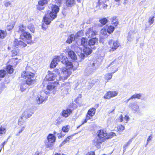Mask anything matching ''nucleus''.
Instances as JSON below:
<instances>
[{"instance_id": "1", "label": "nucleus", "mask_w": 155, "mask_h": 155, "mask_svg": "<svg viewBox=\"0 0 155 155\" xmlns=\"http://www.w3.org/2000/svg\"><path fill=\"white\" fill-rule=\"evenodd\" d=\"M97 136L93 140V144L98 146L106 140L107 133L104 130H98L97 133Z\"/></svg>"}, {"instance_id": "2", "label": "nucleus", "mask_w": 155, "mask_h": 155, "mask_svg": "<svg viewBox=\"0 0 155 155\" xmlns=\"http://www.w3.org/2000/svg\"><path fill=\"white\" fill-rule=\"evenodd\" d=\"M70 70V69H68L66 68L58 69H55L54 70V71L60 74L58 80L59 82H57L58 84L59 82V81H63L64 80L67 79L68 78L71 74V72Z\"/></svg>"}, {"instance_id": "3", "label": "nucleus", "mask_w": 155, "mask_h": 155, "mask_svg": "<svg viewBox=\"0 0 155 155\" xmlns=\"http://www.w3.org/2000/svg\"><path fill=\"white\" fill-rule=\"evenodd\" d=\"M47 140L45 142L46 147L51 149L54 146L56 140V137L52 134H49L47 137Z\"/></svg>"}, {"instance_id": "4", "label": "nucleus", "mask_w": 155, "mask_h": 155, "mask_svg": "<svg viewBox=\"0 0 155 155\" xmlns=\"http://www.w3.org/2000/svg\"><path fill=\"white\" fill-rule=\"evenodd\" d=\"M21 77L26 79V81H29L31 83V84H34L35 82L34 79L35 74L31 72L24 71L21 74Z\"/></svg>"}, {"instance_id": "5", "label": "nucleus", "mask_w": 155, "mask_h": 155, "mask_svg": "<svg viewBox=\"0 0 155 155\" xmlns=\"http://www.w3.org/2000/svg\"><path fill=\"white\" fill-rule=\"evenodd\" d=\"M21 39L23 40L28 44H31L32 42V36L29 33L26 31L20 35Z\"/></svg>"}, {"instance_id": "6", "label": "nucleus", "mask_w": 155, "mask_h": 155, "mask_svg": "<svg viewBox=\"0 0 155 155\" xmlns=\"http://www.w3.org/2000/svg\"><path fill=\"white\" fill-rule=\"evenodd\" d=\"M59 8L56 5H52L51 6V11L49 13V16L53 20L56 18L57 14L59 12Z\"/></svg>"}, {"instance_id": "7", "label": "nucleus", "mask_w": 155, "mask_h": 155, "mask_svg": "<svg viewBox=\"0 0 155 155\" xmlns=\"http://www.w3.org/2000/svg\"><path fill=\"white\" fill-rule=\"evenodd\" d=\"M92 49L90 47H89V46L84 47L83 51V53H81L79 55L81 58L82 61L84 59L85 57L91 53L92 52Z\"/></svg>"}, {"instance_id": "8", "label": "nucleus", "mask_w": 155, "mask_h": 155, "mask_svg": "<svg viewBox=\"0 0 155 155\" xmlns=\"http://www.w3.org/2000/svg\"><path fill=\"white\" fill-rule=\"evenodd\" d=\"M116 66L117 64L115 62V61H114L112 62L107 66V68H108L110 67L111 68L113 67L112 69L114 68H115V69L114 70V71L112 72L111 74H109L105 76V78L106 79L110 80L111 78L112 77V74H113L114 72H116L117 71V68H116Z\"/></svg>"}, {"instance_id": "9", "label": "nucleus", "mask_w": 155, "mask_h": 155, "mask_svg": "<svg viewBox=\"0 0 155 155\" xmlns=\"http://www.w3.org/2000/svg\"><path fill=\"white\" fill-rule=\"evenodd\" d=\"M34 111L32 108H29L26 110L22 113L21 116L26 119L30 117L34 114Z\"/></svg>"}, {"instance_id": "10", "label": "nucleus", "mask_w": 155, "mask_h": 155, "mask_svg": "<svg viewBox=\"0 0 155 155\" xmlns=\"http://www.w3.org/2000/svg\"><path fill=\"white\" fill-rule=\"evenodd\" d=\"M31 85V83L29 81H26L24 80H21L20 83H19V87L21 91L22 92L25 91L26 88L28 87L27 86Z\"/></svg>"}, {"instance_id": "11", "label": "nucleus", "mask_w": 155, "mask_h": 155, "mask_svg": "<svg viewBox=\"0 0 155 155\" xmlns=\"http://www.w3.org/2000/svg\"><path fill=\"white\" fill-rule=\"evenodd\" d=\"M50 0H39L38 1V5L36 6L37 8L39 11L43 10L45 8L44 5L47 4Z\"/></svg>"}, {"instance_id": "12", "label": "nucleus", "mask_w": 155, "mask_h": 155, "mask_svg": "<svg viewBox=\"0 0 155 155\" xmlns=\"http://www.w3.org/2000/svg\"><path fill=\"white\" fill-rule=\"evenodd\" d=\"M117 94L118 92L116 91H109L106 93L104 97L105 99H109L117 96Z\"/></svg>"}, {"instance_id": "13", "label": "nucleus", "mask_w": 155, "mask_h": 155, "mask_svg": "<svg viewBox=\"0 0 155 155\" xmlns=\"http://www.w3.org/2000/svg\"><path fill=\"white\" fill-rule=\"evenodd\" d=\"M14 45L15 47L17 48L24 47H26L27 45L23 41L20 40H18L17 39H15L14 41Z\"/></svg>"}, {"instance_id": "14", "label": "nucleus", "mask_w": 155, "mask_h": 155, "mask_svg": "<svg viewBox=\"0 0 155 155\" xmlns=\"http://www.w3.org/2000/svg\"><path fill=\"white\" fill-rule=\"evenodd\" d=\"M97 41L98 38L96 37L93 38L89 40L88 46L90 47L93 49H95V48L94 45L97 42Z\"/></svg>"}, {"instance_id": "15", "label": "nucleus", "mask_w": 155, "mask_h": 155, "mask_svg": "<svg viewBox=\"0 0 155 155\" xmlns=\"http://www.w3.org/2000/svg\"><path fill=\"white\" fill-rule=\"evenodd\" d=\"M109 43L111 46V48L113 51L115 50L119 46L118 42L117 41H113L111 40L109 42Z\"/></svg>"}, {"instance_id": "16", "label": "nucleus", "mask_w": 155, "mask_h": 155, "mask_svg": "<svg viewBox=\"0 0 155 155\" xmlns=\"http://www.w3.org/2000/svg\"><path fill=\"white\" fill-rule=\"evenodd\" d=\"M49 72L46 76L45 79L47 81H51L54 80L56 78V75L55 74L51 73L49 71Z\"/></svg>"}, {"instance_id": "17", "label": "nucleus", "mask_w": 155, "mask_h": 155, "mask_svg": "<svg viewBox=\"0 0 155 155\" xmlns=\"http://www.w3.org/2000/svg\"><path fill=\"white\" fill-rule=\"evenodd\" d=\"M61 63L64 64L67 67H68L69 68H72L73 66L71 62L68 61L67 58H64V59L61 61Z\"/></svg>"}, {"instance_id": "18", "label": "nucleus", "mask_w": 155, "mask_h": 155, "mask_svg": "<svg viewBox=\"0 0 155 155\" xmlns=\"http://www.w3.org/2000/svg\"><path fill=\"white\" fill-rule=\"evenodd\" d=\"M60 58L59 56H57L54 58L51 61L50 64V68H55L58 64V62L60 61Z\"/></svg>"}, {"instance_id": "19", "label": "nucleus", "mask_w": 155, "mask_h": 155, "mask_svg": "<svg viewBox=\"0 0 155 155\" xmlns=\"http://www.w3.org/2000/svg\"><path fill=\"white\" fill-rule=\"evenodd\" d=\"M97 32L94 31L91 28H89L86 33V35L88 38H94Z\"/></svg>"}, {"instance_id": "20", "label": "nucleus", "mask_w": 155, "mask_h": 155, "mask_svg": "<svg viewBox=\"0 0 155 155\" xmlns=\"http://www.w3.org/2000/svg\"><path fill=\"white\" fill-rule=\"evenodd\" d=\"M72 110L71 109H67L63 110L62 112V115L65 117H68L72 113Z\"/></svg>"}, {"instance_id": "21", "label": "nucleus", "mask_w": 155, "mask_h": 155, "mask_svg": "<svg viewBox=\"0 0 155 155\" xmlns=\"http://www.w3.org/2000/svg\"><path fill=\"white\" fill-rule=\"evenodd\" d=\"M26 28L25 26H24L23 25H21L18 27V29L17 31L20 34H23L24 33L26 32Z\"/></svg>"}, {"instance_id": "22", "label": "nucleus", "mask_w": 155, "mask_h": 155, "mask_svg": "<svg viewBox=\"0 0 155 155\" xmlns=\"http://www.w3.org/2000/svg\"><path fill=\"white\" fill-rule=\"evenodd\" d=\"M129 107L134 110L135 112L136 111H137V110L139 109L138 106L135 103H130L129 105Z\"/></svg>"}, {"instance_id": "23", "label": "nucleus", "mask_w": 155, "mask_h": 155, "mask_svg": "<svg viewBox=\"0 0 155 155\" xmlns=\"http://www.w3.org/2000/svg\"><path fill=\"white\" fill-rule=\"evenodd\" d=\"M81 45L84 47H87L88 45V39L86 38L82 37L81 40Z\"/></svg>"}, {"instance_id": "24", "label": "nucleus", "mask_w": 155, "mask_h": 155, "mask_svg": "<svg viewBox=\"0 0 155 155\" xmlns=\"http://www.w3.org/2000/svg\"><path fill=\"white\" fill-rule=\"evenodd\" d=\"M68 55L71 59L73 60H75L77 59L76 55L74 52L71 50L69 51L68 52Z\"/></svg>"}, {"instance_id": "25", "label": "nucleus", "mask_w": 155, "mask_h": 155, "mask_svg": "<svg viewBox=\"0 0 155 155\" xmlns=\"http://www.w3.org/2000/svg\"><path fill=\"white\" fill-rule=\"evenodd\" d=\"M96 111V109L94 108H92L90 109L88 111L87 114L91 117H92L94 115Z\"/></svg>"}, {"instance_id": "26", "label": "nucleus", "mask_w": 155, "mask_h": 155, "mask_svg": "<svg viewBox=\"0 0 155 155\" xmlns=\"http://www.w3.org/2000/svg\"><path fill=\"white\" fill-rule=\"evenodd\" d=\"M26 119L22 116L19 119L18 121V124L20 126H21L25 122Z\"/></svg>"}, {"instance_id": "27", "label": "nucleus", "mask_w": 155, "mask_h": 155, "mask_svg": "<svg viewBox=\"0 0 155 155\" xmlns=\"http://www.w3.org/2000/svg\"><path fill=\"white\" fill-rule=\"evenodd\" d=\"M36 99L37 104H40L42 103L45 99L43 97L40 95L37 97Z\"/></svg>"}, {"instance_id": "28", "label": "nucleus", "mask_w": 155, "mask_h": 155, "mask_svg": "<svg viewBox=\"0 0 155 155\" xmlns=\"http://www.w3.org/2000/svg\"><path fill=\"white\" fill-rule=\"evenodd\" d=\"M43 21L47 25H49L51 22V19L47 17V15H45L43 17Z\"/></svg>"}, {"instance_id": "29", "label": "nucleus", "mask_w": 155, "mask_h": 155, "mask_svg": "<svg viewBox=\"0 0 155 155\" xmlns=\"http://www.w3.org/2000/svg\"><path fill=\"white\" fill-rule=\"evenodd\" d=\"M74 0H67L66 1V4L68 7H71L74 5Z\"/></svg>"}, {"instance_id": "30", "label": "nucleus", "mask_w": 155, "mask_h": 155, "mask_svg": "<svg viewBox=\"0 0 155 155\" xmlns=\"http://www.w3.org/2000/svg\"><path fill=\"white\" fill-rule=\"evenodd\" d=\"M6 71L9 74H12L13 72L14 69L12 66L10 65H9L7 66Z\"/></svg>"}, {"instance_id": "31", "label": "nucleus", "mask_w": 155, "mask_h": 155, "mask_svg": "<svg viewBox=\"0 0 155 155\" xmlns=\"http://www.w3.org/2000/svg\"><path fill=\"white\" fill-rule=\"evenodd\" d=\"M6 35L7 33L5 31L0 29V38H4Z\"/></svg>"}, {"instance_id": "32", "label": "nucleus", "mask_w": 155, "mask_h": 155, "mask_svg": "<svg viewBox=\"0 0 155 155\" xmlns=\"http://www.w3.org/2000/svg\"><path fill=\"white\" fill-rule=\"evenodd\" d=\"M74 35H71L69 36L66 41V42L69 44L72 43L74 39Z\"/></svg>"}, {"instance_id": "33", "label": "nucleus", "mask_w": 155, "mask_h": 155, "mask_svg": "<svg viewBox=\"0 0 155 155\" xmlns=\"http://www.w3.org/2000/svg\"><path fill=\"white\" fill-rule=\"evenodd\" d=\"M108 21V20L105 18H102L99 20V21L102 26L105 25L107 22Z\"/></svg>"}, {"instance_id": "34", "label": "nucleus", "mask_w": 155, "mask_h": 155, "mask_svg": "<svg viewBox=\"0 0 155 155\" xmlns=\"http://www.w3.org/2000/svg\"><path fill=\"white\" fill-rule=\"evenodd\" d=\"M114 30V27L111 25H110L108 27L107 31V32L110 34L113 32Z\"/></svg>"}, {"instance_id": "35", "label": "nucleus", "mask_w": 155, "mask_h": 155, "mask_svg": "<svg viewBox=\"0 0 155 155\" xmlns=\"http://www.w3.org/2000/svg\"><path fill=\"white\" fill-rule=\"evenodd\" d=\"M6 71L4 70H0V81L1 78H4L6 75Z\"/></svg>"}, {"instance_id": "36", "label": "nucleus", "mask_w": 155, "mask_h": 155, "mask_svg": "<svg viewBox=\"0 0 155 155\" xmlns=\"http://www.w3.org/2000/svg\"><path fill=\"white\" fill-rule=\"evenodd\" d=\"M115 135V133L113 132H110L108 134L107 133L106 140L111 138Z\"/></svg>"}, {"instance_id": "37", "label": "nucleus", "mask_w": 155, "mask_h": 155, "mask_svg": "<svg viewBox=\"0 0 155 155\" xmlns=\"http://www.w3.org/2000/svg\"><path fill=\"white\" fill-rule=\"evenodd\" d=\"M6 132V129L2 126L0 127V135L2 136L3 134H5Z\"/></svg>"}, {"instance_id": "38", "label": "nucleus", "mask_w": 155, "mask_h": 155, "mask_svg": "<svg viewBox=\"0 0 155 155\" xmlns=\"http://www.w3.org/2000/svg\"><path fill=\"white\" fill-rule=\"evenodd\" d=\"M55 87V86L51 84L48 85L47 86L46 88L48 91H50L54 89Z\"/></svg>"}, {"instance_id": "39", "label": "nucleus", "mask_w": 155, "mask_h": 155, "mask_svg": "<svg viewBox=\"0 0 155 155\" xmlns=\"http://www.w3.org/2000/svg\"><path fill=\"white\" fill-rule=\"evenodd\" d=\"M116 17L115 16H114L112 18V23L115 26H117L118 24V23L117 22V20L116 19Z\"/></svg>"}, {"instance_id": "40", "label": "nucleus", "mask_w": 155, "mask_h": 155, "mask_svg": "<svg viewBox=\"0 0 155 155\" xmlns=\"http://www.w3.org/2000/svg\"><path fill=\"white\" fill-rule=\"evenodd\" d=\"M132 98H137L138 99H140L141 97V95L140 94H136L133 95L132 96Z\"/></svg>"}, {"instance_id": "41", "label": "nucleus", "mask_w": 155, "mask_h": 155, "mask_svg": "<svg viewBox=\"0 0 155 155\" xmlns=\"http://www.w3.org/2000/svg\"><path fill=\"white\" fill-rule=\"evenodd\" d=\"M154 16H153L152 17H149L148 22L150 25H151L153 23L154 21Z\"/></svg>"}, {"instance_id": "42", "label": "nucleus", "mask_w": 155, "mask_h": 155, "mask_svg": "<svg viewBox=\"0 0 155 155\" xmlns=\"http://www.w3.org/2000/svg\"><path fill=\"white\" fill-rule=\"evenodd\" d=\"M25 126H23L21 128L20 130H19V131L18 132V133H17V134H16V135H19L22 132V131L24 130L25 128Z\"/></svg>"}, {"instance_id": "43", "label": "nucleus", "mask_w": 155, "mask_h": 155, "mask_svg": "<svg viewBox=\"0 0 155 155\" xmlns=\"http://www.w3.org/2000/svg\"><path fill=\"white\" fill-rule=\"evenodd\" d=\"M118 130L120 131H122L124 129V127L122 125L119 126L117 127Z\"/></svg>"}, {"instance_id": "44", "label": "nucleus", "mask_w": 155, "mask_h": 155, "mask_svg": "<svg viewBox=\"0 0 155 155\" xmlns=\"http://www.w3.org/2000/svg\"><path fill=\"white\" fill-rule=\"evenodd\" d=\"M62 131L65 132H68L69 130L68 126L66 127H63L62 128Z\"/></svg>"}, {"instance_id": "45", "label": "nucleus", "mask_w": 155, "mask_h": 155, "mask_svg": "<svg viewBox=\"0 0 155 155\" xmlns=\"http://www.w3.org/2000/svg\"><path fill=\"white\" fill-rule=\"evenodd\" d=\"M28 28L30 30V31L34 33L35 31V28L32 25L29 26L28 27Z\"/></svg>"}, {"instance_id": "46", "label": "nucleus", "mask_w": 155, "mask_h": 155, "mask_svg": "<svg viewBox=\"0 0 155 155\" xmlns=\"http://www.w3.org/2000/svg\"><path fill=\"white\" fill-rule=\"evenodd\" d=\"M68 141H67V140L66 139L60 144L59 147H61L64 145L65 143H67Z\"/></svg>"}, {"instance_id": "47", "label": "nucleus", "mask_w": 155, "mask_h": 155, "mask_svg": "<svg viewBox=\"0 0 155 155\" xmlns=\"http://www.w3.org/2000/svg\"><path fill=\"white\" fill-rule=\"evenodd\" d=\"M4 5L5 6L7 7L11 5V3L9 1H5L4 3Z\"/></svg>"}, {"instance_id": "48", "label": "nucleus", "mask_w": 155, "mask_h": 155, "mask_svg": "<svg viewBox=\"0 0 155 155\" xmlns=\"http://www.w3.org/2000/svg\"><path fill=\"white\" fill-rule=\"evenodd\" d=\"M13 28V25H8L7 26V29L8 31H10Z\"/></svg>"}, {"instance_id": "49", "label": "nucleus", "mask_w": 155, "mask_h": 155, "mask_svg": "<svg viewBox=\"0 0 155 155\" xmlns=\"http://www.w3.org/2000/svg\"><path fill=\"white\" fill-rule=\"evenodd\" d=\"M123 116L121 114L120 116L119 117L118 120L119 122H121L123 120Z\"/></svg>"}, {"instance_id": "50", "label": "nucleus", "mask_w": 155, "mask_h": 155, "mask_svg": "<svg viewBox=\"0 0 155 155\" xmlns=\"http://www.w3.org/2000/svg\"><path fill=\"white\" fill-rule=\"evenodd\" d=\"M152 138V136L151 135H150L148 138L147 139V142L146 144V145H147L148 143V142H149L151 138Z\"/></svg>"}, {"instance_id": "51", "label": "nucleus", "mask_w": 155, "mask_h": 155, "mask_svg": "<svg viewBox=\"0 0 155 155\" xmlns=\"http://www.w3.org/2000/svg\"><path fill=\"white\" fill-rule=\"evenodd\" d=\"M86 155H95L94 152L91 151L87 153Z\"/></svg>"}, {"instance_id": "52", "label": "nucleus", "mask_w": 155, "mask_h": 155, "mask_svg": "<svg viewBox=\"0 0 155 155\" xmlns=\"http://www.w3.org/2000/svg\"><path fill=\"white\" fill-rule=\"evenodd\" d=\"M135 112L140 115H141L142 114V113L140 111L139 109L137 110V111H136Z\"/></svg>"}, {"instance_id": "53", "label": "nucleus", "mask_w": 155, "mask_h": 155, "mask_svg": "<svg viewBox=\"0 0 155 155\" xmlns=\"http://www.w3.org/2000/svg\"><path fill=\"white\" fill-rule=\"evenodd\" d=\"M7 140H6V141H4L1 144L2 147V148L4 147V145L5 144L7 143Z\"/></svg>"}, {"instance_id": "54", "label": "nucleus", "mask_w": 155, "mask_h": 155, "mask_svg": "<svg viewBox=\"0 0 155 155\" xmlns=\"http://www.w3.org/2000/svg\"><path fill=\"white\" fill-rule=\"evenodd\" d=\"M61 131L60 132V133H58V135H57L58 137L59 138H61L63 136L61 134Z\"/></svg>"}, {"instance_id": "55", "label": "nucleus", "mask_w": 155, "mask_h": 155, "mask_svg": "<svg viewBox=\"0 0 155 155\" xmlns=\"http://www.w3.org/2000/svg\"><path fill=\"white\" fill-rule=\"evenodd\" d=\"M73 136V135H71L68 136L66 139L67 140V141H68L69 140L71 139L72 137Z\"/></svg>"}, {"instance_id": "56", "label": "nucleus", "mask_w": 155, "mask_h": 155, "mask_svg": "<svg viewBox=\"0 0 155 155\" xmlns=\"http://www.w3.org/2000/svg\"><path fill=\"white\" fill-rule=\"evenodd\" d=\"M124 119L126 120L127 121L129 120V118L128 116L126 115L124 118Z\"/></svg>"}, {"instance_id": "57", "label": "nucleus", "mask_w": 155, "mask_h": 155, "mask_svg": "<svg viewBox=\"0 0 155 155\" xmlns=\"http://www.w3.org/2000/svg\"><path fill=\"white\" fill-rule=\"evenodd\" d=\"M101 33H103V34L105 35L107 34V32L106 31H104V30H102L101 31Z\"/></svg>"}, {"instance_id": "58", "label": "nucleus", "mask_w": 155, "mask_h": 155, "mask_svg": "<svg viewBox=\"0 0 155 155\" xmlns=\"http://www.w3.org/2000/svg\"><path fill=\"white\" fill-rule=\"evenodd\" d=\"M41 153L40 152H39V151H37L35 152V155H41Z\"/></svg>"}, {"instance_id": "59", "label": "nucleus", "mask_w": 155, "mask_h": 155, "mask_svg": "<svg viewBox=\"0 0 155 155\" xmlns=\"http://www.w3.org/2000/svg\"><path fill=\"white\" fill-rule=\"evenodd\" d=\"M127 146V145L126 144H124V145L123 146V148H124V150H123L124 152H125V151L126 150L125 147Z\"/></svg>"}, {"instance_id": "60", "label": "nucleus", "mask_w": 155, "mask_h": 155, "mask_svg": "<svg viewBox=\"0 0 155 155\" xmlns=\"http://www.w3.org/2000/svg\"><path fill=\"white\" fill-rule=\"evenodd\" d=\"M86 119V120H88L91 119V118L90 116H89V115L88 114H87Z\"/></svg>"}, {"instance_id": "61", "label": "nucleus", "mask_w": 155, "mask_h": 155, "mask_svg": "<svg viewBox=\"0 0 155 155\" xmlns=\"http://www.w3.org/2000/svg\"><path fill=\"white\" fill-rule=\"evenodd\" d=\"M14 51H13L12 52V57L15 56L16 55H17V53L16 52H14Z\"/></svg>"}, {"instance_id": "62", "label": "nucleus", "mask_w": 155, "mask_h": 155, "mask_svg": "<svg viewBox=\"0 0 155 155\" xmlns=\"http://www.w3.org/2000/svg\"><path fill=\"white\" fill-rule=\"evenodd\" d=\"M45 25L44 24H43L42 25V28L44 30H45L46 29V27H45Z\"/></svg>"}, {"instance_id": "63", "label": "nucleus", "mask_w": 155, "mask_h": 155, "mask_svg": "<svg viewBox=\"0 0 155 155\" xmlns=\"http://www.w3.org/2000/svg\"><path fill=\"white\" fill-rule=\"evenodd\" d=\"M80 33V32H77V34L75 35V37H78L79 36V34Z\"/></svg>"}, {"instance_id": "64", "label": "nucleus", "mask_w": 155, "mask_h": 155, "mask_svg": "<svg viewBox=\"0 0 155 155\" xmlns=\"http://www.w3.org/2000/svg\"><path fill=\"white\" fill-rule=\"evenodd\" d=\"M133 98H132V97L131 96L130 98L129 99L127 100L126 101V102H127V103L128 102V101L131 99H132Z\"/></svg>"}]
</instances>
